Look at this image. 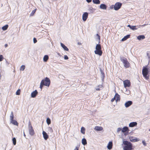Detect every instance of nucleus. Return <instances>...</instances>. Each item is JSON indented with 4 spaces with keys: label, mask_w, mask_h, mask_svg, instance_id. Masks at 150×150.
I'll return each mask as SVG.
<instances>
[{
    "label": "nucleus",
    "mask_w": 150,
    "mask_h": 150,
    "mask_svg": "<svg viewBox=\"0 0 150 150\" xmlns=\"http://www.w3.org/2000/svg\"><path fill=\"white\" fill-rule=\"evenodd\" d=\"M79 147L78 146H76L75 148L74 149V150H79Z\"/></svg>",
    "instance_id": "43"
},
{
    "label": "nucleus",
    "mask_w": 150,
    "mask_h": 150,
    "mask_svg": "<svg viewBox=\"0 0 150 150\" xmlns=\"http://www.w3.org/2000/svg\"><path fill=\"white\" fill-rule=\"evenodd\" d=\"M122 6V4L120 2H117L113 6V8L116 11L118 10Z\"/></svg>",
    "instance_id": "7"
},
{
    "label": "nucleus",
    "mask_w": 150,
    "mask_h": 150,
    "mask_svg": "<svg viewBox=\"0 0 150 150\" xmlns=\"http://www.w3.org/2000/svg\"><path fill=\"white\" fill-rule=\"evenodd\" d=\"M114 97L115 98V100L116 102L120 100V96L117 93H115Z\"/></svg>",
    "instance_id": "10"
},
{
    "label": "nucleus",
    "mask_w": 150,
    "mask_h": 150,
    "mask_svg": "<svg viewBox=\"0 0 150 150\" xmlns=\"http://www.w3.org/2000/svg\"><path fill=\"white\" fill-rule=\"evenodd\" d=\"M130 35H128L126 36H125L122 39V41H124L126 40L127 39L130 38Z\"/></svg>",
    "instance_id": "22"
},
{
    "label": "nucleus",
    "mask_w": 150,
    "mask_h": 150,
    "mask_svg": "<svg viewBox=\"0 0 150 150\" xmlns=\"http://www.w3.org/2000/svg\"><path fill=\"white\" fill-rule=\"evenodd\" d=\"M61 45L62 47L65 50L68 51L69 50L68 48L65 45L62 43H61Z\"/></svg>",
    "instance_id": "18"
},
{
    "label": "nucleus",
    "mask_w": 150,
    "mask_h": 150,
    "mask_svg": "<svg viewBox=\"0 0 150 150\" xmlns=\"http://www.w3.org/2000/svg\"><path fill=\"white\" fill-rule=\"evenodd\" d=\"M149 72V69L147 66L143 67L142 70V74L143 77L146 80L149 78L148 75Z\"/></svg>",
    "instance_id": "2"
},
{
    "label": "nucleus",
    "mask_w": 150,
    "mask_h": 150,
    "mask_svg": "<svg viewBox=\"0 0 150 150\" xmlns=\"http://www.w3.org/2000/svg\"><path fill=\"white\" fill-rule=\"evenodd\" d=\"M112 142H109L108 146L107 148L109 149H110L112 148Z\"/></svg>",
    "instance_id": "16"
},
{
    "label": "nucleus",
    "mask_w": 150,
    "mask_h": 150,
    "mask_svg": "<svg viewBox=\"0 0 150 150\" xmlns=\"http://www.w3.org/2000/svg\"><path fill=\"white\" fill-rule=\"evenodd\" d=\"M81 132L83 134H84L85 133V129L83 127H82L81 129Z\"/></svg>",
    "instance_id": "27"
},
{
    "label": "nucleus",
    "mask_w": 150,
    "mask_h": 150,
    "mask_svg": "<svg viewBox=\"0 0 150 150\" xmlns=\"http://www.w3.org/2000/svg\"><path fill=\"white\" fill-rule=\"evenodd\" d=\"M96 50L94 52L96 54H98L99 56L102 55L103 52L102 51V48L100 44H97L96 47Z\"/></svg>",
    "instance_id": "3"
},
{
    "label": "nucleus",
    "mask_w": 150,
    "mask_h": 150,
    "mask_svg": "<svg viewBox=\"0 0 150 150\" xmlns=\"http://www.w3.org/2000/svg\"><path fill=\"white\" fill-rule=\"evenodd\" d=\"M147 56H148L149 57V58H150V56H149V54L148 53H147Z\"/></svg>",
    "instance_id": "50"
},
{
    "label": "nucleus",
    "mask_w": 150,
    "mask_h": 150,
    "mask_svg": "<svg viewBox=\"0 0 150 150\" xmlns=\"http://www.w3.org/2000/svg\"><path fill=\"white\" fill-rule=\"evenodd\" d=\"M149 131H150V129H149Z\"/></svg>",
    "instance_id": "54"
},
{
    "label": "nucleus",
    "mask_w": 150,
    "mask_h": 150,
    "mask_svg": "<svg viewBox=\"0 0 150 150\" xmlns=\"http://www.w3.org/2000/svg\"><path fill=\"white\" fill-rule=\"evenodd\" d=\"M88 13L87 12H85L83 15L82 19L83 21H85L88 17Z\"/></svg>",
    "instance_id": "9"
},
{
    "label": "nucleus",
    "mask_w": 150,
    "mask_h": 150,
    "mask_svg": "<svg viewBox=\"0 0 150 150\" xmlns=\"http://www.w3.org/2000/svg\"><path fill=\"white\" fill-rule=\"evenodd\" d=\"M8 27V25H6L4 26H3L2 27V29L3 30H6L7 29Z\"/></svg>",
    "instance_id": "28"
},
{
    "label": "nucleus",
    "mask_w": 150,
    "mask_h": 150,
    "mask_svg": "<svg viewBox=\"0 0 150 150\" xmlns=\"http://www.w3.org/2000/svg\"><path fill=\"white\" fill-rule=\"evenodd\" d=\"M142 143H143V144H144V146H146V143H145V142H144V141H143L142 142Z\"/></svg>",
    "instance_id": "45"
},
{
    "label": "nucleus",
    "mask_w": 150,
    "mask_h": 150,
    "mask_svg": "<svg viewBox=\"0 0 150 150\" xmlns=\"http://www.w3.org/2000/svg\"><path fill=\"white\" fill-rule=\"evenodd\" d=\"M24 136H25V134H24Z\"/></svg>",
    "instance_id": "53"
},
{
    "label": "nucleus",
    "mask_w": 150,
    "mask_h": 150,
    "mask_svg": "<svg viewBox=\"0 0 150 150\" xmlns=\"http://www.w3.org/2000/svg\"><path fill=\"white\" fill-rule=\"evenodd\" d=\"M64 59H65L67 60L69 58L67 55H65L64 56Z\"/></svg>",
    "instance_id": "40"
},
{
    "label": "nucleus",
    "mask_w": 150,
    "mask_h": 150,
    "mask_svg": "<svg viewBox=\"0 0 150 150\" xmlns=\"http://www.w3.org/2000/svg\"><path fill=\"white\" fill-rule=\"evenodd\" d=\"M49 59V57L47 55H45L43 57V61L44 62H47Z\"/></svg>",
    "instance_id": "23"
},
{
    "label": "nucleus",
    "mask_w": 150,
    "mask_h": 150,
    "mask_svg": "<svg viewBox=\"0 0 150 150\" xmlns=\"http://www.w3.org/2000/svg\"><path fill=\"white\" fill-rule=\"evenodd\" d=\"M96 90H97V91H99L100 90V88H97L96 89Z\"/></svg>",
    "instance_id": "48"
},
{
    "label": "nucleus",
    "mask_w": 150,
    "mask_h": 150,
    "mask_svg": "<svg viewBox=\"0 0 150 150\" xmlns=\"http://www.w3.org/2000/svg\"><path fill=\"white\" fill-rule=\"evenodd\" d=\"M78 44L79 45H81V43L79 42L78 43Z\"/></svg>",
    "instance_id": "51"
},
{
    "label": "nucleus",
    "mask_w": 150,
    "mask_h": 150,
    "mask_svg": "<svg viewBox=\"0 0 150 150\" xmlns=\"http://www.w3.org/2000/svg\"><path fill=\"white\" fill-rule=\"evenodd\" d=\"M130 141L132 142H136L138 141L139 140H138L137 138H134L133 137H131L130 138Z\"/></svg>",
    "instance_id": "17"
},
{
    "label": "nucleus",
    "mask_w": 150,
    "mask_h": 150,
    "mask_svg": "<svg viewBox=\"0 0 150 150\" xmlns=\"http://www.w3.org/2000/svg\"><path fill=\"white\" fill-rule=\"evenodd\" d=\"M21 90L20 89H18L16 92V95H19L20 94Z\"/></svg>",
    "instance_id": "37"
},
{
    "label": "nucleus",
    "mask_w": 150,
    "mask_h": 150,
    "mask_svg": "<svg viewBox=\"0 0 150 150\" xmlns=\"http://www.w3.org/2000/svg\"><path fill=\"white\" fill-rule=\"evenodd\" d=\"M28 129L29 134L31 136H33L35 134V132L33 127L32 126L30 122L28 123Z\"/></svg>",
    "instance_id": "6"
},
{
    "label": "nucleus",
    "mask_w": 150,
    "mask_h": 150,
    "mask_svg": "<svg viewBox=\"0 0 150 150\" xmlns=\"http://www.w3.org/2000/svg\"><path fill=\"white\" fill-rule=\"evenodd\" d=\"M124 87L125 88L127 87H129L131 86V83L129 80H125L123 81Z\"/></svg>",
    "instance_id": "8"
},
{
    "label": "nucleus",
    "mask_w": 150,
    "mask_h": 150,
    "mask_svg": "<svg viewBox=\"0 0 150 150\" xmlns=\"http://www.w3.org/2000/svg\"><path fill=\"white\" fill-rule=\"evenodd\" d=\"M115 100V97H114L113 98H112L111 99V102H112L114 101Z\"/></svg>",
    "instance_id": "42"
},
{
    "label": "nucleus",
    "mask_w": 150,
    "mask_h": 150,
    "mask_svg": "<svg viewBox=\"0 0 150 150\" xmlns=\"http://www.w3.org/2000/svg\"><path fill=\"white\" fill-rule=\"evenodd\" d=\"M4 46L5 47H6L8 46L7 44H6Z\"/></svg>",
    "instance_id": "47"
},
{
    "label": "nucleus",
    "mask_w": 150,
    "mask_h": 150,
    "mask_svg": "<svg viewBox=\"0 0 150 150\" xmlns=\"http://www.w3.org/2000/svg\"><path fill=\"white\" fill-rule=\"evenodd\" d=\"M121 130V129L120 128H118V131H120Z\"/></svg>",
    "instance_id": "49"
},
{
    "label": "nucleus",
    "mask_w": 150,
    "mask_h": 150,
    "mask_svg": "<svg viewBox=\"0 0 150 150\" xmlns=\"http://www.w3.org/2000/svg\"><path fill=\"white\" fill-rule=\"evenodd\" d=\"M100 8L102 9H106L107 8V6L106 5L102 4L100 6Z\"/></svg>",
    "instance_id": "19"
},
{
    "label": "nucleus",
    "mask_w": 150,
    "mask_h": 150,
    "mask_svg": "<svg viewBox=\"0 0 150 150\" xmlns=\"http://www.w3.org/2000/svg\"><path fill=\"white\" fill-rule=\"evenodd\" d=\"M3 58L4 57L2 55H0V61H2L3 60Z\"/></svg>",
    "instance_id": "39"
},
{
    "label": "nucleus",
    "mask_w": 150,
    "mask_h": 150,
    "mask_svg": "<svg viewBox=\"0 0 150 150\" xmlns=\"http://www.w3.org/2000/svg\"><path fill=\"white\" fill-rule=\"evenodd\" d=\"M127 27H129V28H130L131 29V27H132V26H131V25H128Z\"/></svg>",
    "instance_id": "46"
},
{
    "label": "nucleus",
    "mask_w": 150,
    "mask_h": 150,
    "mask_svg": "<svg viewBox=\"0 0 150 150\" xmlns=\"http://www.w3.org/2000/svg\"><path fill=\"white\" fill-rule=\"evenodd\" d=\"M137 125V123L136 122H133L129 123V126L130 127H133L136 126Z\"/></svg>",
    "instance_id": "14"
},
{
    "label": "nucleus",
    "mask_w": 150,
    "mask_h": 150,
    "mask_svg": "<svg viewBox=\"0 0 150 150\" xmlns=\"http://www.w3.org/2000/svg\"><path fill=\"white\" fill-rule=\"evenodd\" d=\"M96 36L98 37V39L99 41V42H100V36L98 34H97Z\"/></svg>",
    "instance_id": "38"
},
{
    "label": "nucleus",
    "mask_w": 150,
    "mask_h": 150,
    "mask_svg": "<svg viewBox=\"0 0 150 150\" xmlns=\"http://www.w3.org/2000/svg\"><path fill=\"white\" fill-rule=\"evenodd\" d=\"M46 122H47V124L48 125H49V124H50V123H51V120L50 119L48 118H47V120H46Z\"/></svg>",
    "instance_id": "33"
},
{
    "label": "nucleus",
    "mask_w": 150,
    "mask_h": 150,
    "mask_svg": "<svg viewBox=\"0 0 150 150\" xmlns=\"http://www.w3.org/2000/svg\"><path fill=\"white\" fill-rule=\"evenodd\" d=\"M120 59L123 63L124 66L125 68H127L130 67V64L126 58L124 57H120Z\"/></svg>",
    "instance_id": "4"
},
{
    "label": "nucleus",
    "mask_w": 150,
    "mask_h": 150,
    "mask_svg": "<svg viewBox=\"0 0 150 150\" xmlns=\"http://www.w3.org/2000/svg\"><path fill=\"white\" fill-rule=\"evenodd\" d=\"M36 8L35 9L33 10L32 11V12L30 14V16H33L34 14L36 12Z\"/></svg>",
    "instance_id": "31"
},
{
    "label": "nucleus",
    "mask_w": 150,
    "mask_h": 150,
    "mask_svg": "<svg viewBox=\"0 0 150 150\" xmlns=\"http://www.w3.org/2000/svg\"><path fill=\"white\" fill-rule=\"evenodd\" d=\"M43 137L45 140H47L48 138V136L47 133L45 131H43L42 132Z\"/></svg>",
    "instance_id": "15"
},
{
    "label": "nucleus",
    "mask_w": 150,
    "mask_h": 150,
    "mask_svg": "<svg viewBox=\"0 0 150 150\" xmlns=\"http://www.w3.org/2000/svg\"><path fill=\"white\" fill-rule=\"evenodd\" d=\"M136 26H132L131 29L132 30H137V28H136Z\"/></svg>",
    "instance_id": "35"
},
{
    "label": "nucleus",
    "mask_w": 150,
    "mask_h": 150,
    "mask_svg": "<svg viewBox=\"0 0 150 150\" xmlns=\"http://www.w3.org/2000/svg\"><path fill=\"white\" fill-rule=\"evenodd\" d=\"M123 143L125 145L123 147L124 150H133L132 145V143L127 141H124Z\"/></svg>",
    "instance_id": "1"
},
{
    "label": "nucleus",
    "mask_w": 150,
    "mask_h": 150,
    "mask_svg": "<svg viewBox=\"0 0 150 150\" xmlns=\"http://www.w3.org/2000/svg\"><path fill=\"white\" fill-rule=\"evenodd\" d=\"M37 42V40L35 38H33V42L34 43H36Z\"/></svg>",
    "instance_id": "41"
},
{
    "label": "nucleus",
    "mask_w": 150,
    "mask_h": 150,
    "mask_svg": "<svg viewBox=\"0 0 150 150\" xmlns=\"http://www.w3.org/2000/svg\"><path fill=\"white\" fill-rule=\"evenodd\" d=\"M43 86H44V84H43V82H41L40 83V88L41 89H42V87Z\"/></svg>",
    "instance_id": "36"
},
{
    "label": "nucleus",
    "mask_w": 150,
    "mask_h": 150,
    "mask_svg": "<svg viewBox=\"0 0 150 150\" xmlns=\"http://www.w3.org/2000/svg\"><path fill=\"white\" fill-rule=\"evenodd\" d=\"M25 66L24 65H22L21 68H20V70L21 71H23L25 69Z\"/></svg>",
    "instance_id": "34"
},
{
    "label": "nucleus",
    "mask_w": 150,
    "mask_h": 150,
    "mask_svg": "<svg viewBox=\"0 0 150 150\" xmlns=\"http://www.w3.org/2000/svg\"><path fill=\"white\" fill-rule=\"evenodd\" d=\"M38 93V92L36 90H35L31 94V96L32 98L35 97Z\"/></svg>",
    "instance_id": "11"
},
{
    "label": "nucleus",
    "mask_w": 150,
    "mask_h": 150,
    "mask_svg": "<svg viewBox=\"0 0 150 150\" xmlns=\"http://www.w3.org/2000/svg\"><path fill=\"white\" fill-rule=\"evenodd\" d=\"M128 130V128L127 127H125L122 129V132H125L127 131Z\"/></svg>",
    "instance_id": "24"
},
{
    "label": "nucleus",
    "mask_w": 150,
    "mask_h": 150,
    "mask_svg": "<svg viewBox=\"0 0 150 150\" xmlns=\"http://www.w3.org/2000/svg\"><path fill=\"white\" fill-rule=\"evenodd\" d=\"M14 118V115L13 113V112H11V115L10 116V119L11 121L13 120Z\"/></svg>",
    "instance_id": "29"
},
{
    "label": "nucleus",
    "mask_w": 150,
    "mask_h": 150,
    "mask_svg": "<svg viewBox=\"0 0 150 150\" xmlns=\"http://www.w3.org/2000/svg\"><path fill=\"white\" fill-rule=\"evenodd\" d=\"M145 38V37L144 35H140L138 36L137 37V38L139 40H141L142 39H144Z\"/></svg>",
    "instance_id": "21"
},
{
    "label": "nucleus",
    "mask_w": 150,
    "mask_h": 150,
    "mask_svg": "<svg viewBox=\"0 0 150 150\" xmlns=\"http://www.w3.org/2000/svg\"><path fill=\"white\" fill-rule=\"evenodd\" d=\"M132 102L131 101H129L126 102L125 104V106L126 107H128L132 104Z\"/></svg>",
    "instance_id": "12"
},
{
    "label": "nucleus",
    "mask_w": 150,
    "mask_h": 150,
    "mask_svg": "<svg viewBox=\"0 0 150 150\" xmlns=\"http://www.w3.org/2000/svg\"><path fill=\"white\" fill-rule=\"evenodd\" d=\"M41 82H43L44 85L47 87L49 86L50 84V81L47 77H46L44 79L42 80Z\"/></svg>",
    "instance_id": "5"
},
{
    "label": "nucleus",
    "mask_w": 150,
    "mask_h": 150,
    "mask_svg": "<svg viewBox=\"0 0 150 150\" xmlns=\"http://www.w3.org/2000/svg\"><path fill=\"white\" fill-rule=\"evenodd\" d=\"M93 2L96 4H98L100 3V1L99 0H93Z\"/></svg>",
    "instance_id": "26"
},
{
    "label": "nucleus",
    "mask_w": 150,
    "mask_h": 150,
    "mask_svg": "<svg viewBox=\"0 0 150 150\" xmlns=\"http://www.w3.org/2000/svg\"><path fill=\"white\" fill-rule=\"evenodd\" d=\"M11 122L13 124L15 125L18 126V123L17 121L14 120H11Z\"/></svg>",
    "instance_id": "20"
},
{
    "label": "nucleus",
    "mask_w": 150,
    "mask_h": 150,
    "mask_svg": "<svg viewBox=\"0 0 150 150\" xmlns=\"http://www.w3.org/2000/svg\"><path fill=\"white\" fill-rule=\"evenodd\" d=\"M86 0V1L88 2V3H90V2H91V1H92V0Z\"/></svg>",
    "instance_id": "44"
},
{
    "label": "nucleus",
    "mask_w": 150,
    "mask_h": 150,
    "mask_svg": "<svg viewBox=\"0 0 150 150\" xmlns=\"http://www.w3.org/2000/svg\"><path fill=\"white\" fill-rule=\"evenodd\" d=\"M57 54H58L59 55V56H61V55L59 53H57Z\"/></svg>",
    "instance_id": "52"
},
{
    "label": "nucleus",
    "mask_w": 150,
    "mask_h": 150,
    "mask_svg": "<svg viewBox=\"0 0 150 150\" xmlns=\"http://www.w3.org/2000/svg\"><path fill=\"white\" fill-rule=\"evenodd\" d=\"M82 143L83 145H85L87 144V142L86 139L85 138H83L82 140Z\"/></svg>",
    "instance_id": "25"
},
{
    "label": "nucleus",
    "mask_w": 150,
    "mask_h": 150,
    "mask_svg": "<svg viewBox=\"0 0 150 150\" xmlns=\"http://www.w3.org/2000/svg\"><path fill=\"white\" fill-rule=\"evenodd\" d=\"M48 130L49 132L51 133H52L53 132V130L52 127H49L48 128Z\"/></svg>",
    "instance_id": "30"
},
{
    "label": "nucleus",
    "mask_w": 150,
    "mask_h": 150,
    "mask_svg": "<svg viewBox=\"0 0 150 150\" xmlns=\"http://www.w3.org/2000/svg\"><path fill=\"white\" fill-rule=\"evenodd\" d=\"M94 129L96 131H101L103 130V128L101 127L97 126L95 127Z\"/></svg>",
    "instance_id": "13"
},
{
    "label": "nucleus",
    "mask_w": 150,
    "mask_h": 150,
    "mask_svg": "<svg viewBox=\"0 0 150 150\" xmlns=\"http://www.w3.org/2000/svg\"><path fill=\"white\" fill-rule=\"evenodd\" d=\"M12 141L13 145H15L16 144V139L15 137L13 138Z\"/></svg>",
    "instance_id": "32"
}]
</instances>
